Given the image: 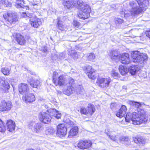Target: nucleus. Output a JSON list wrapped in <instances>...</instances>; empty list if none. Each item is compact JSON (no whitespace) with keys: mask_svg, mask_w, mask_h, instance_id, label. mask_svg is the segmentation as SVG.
Returning a JSON list of instances; mask_svg holds the SVG:
<instances>
[{"mask_svg":"<svg viewBox=\"0 0 150 150\" xmlns=\"http://www.w3.org/2000/svg\"><path fill=\"white\" fill-rule=\"evenodd\" d=\"M73 25L76 28H79L81 25L80 22L76 20H74L73 21Z\"/></svg>","mask_w":150,"mask_h":150,"instance_id":"4c0bfd02","label":"nucleus"},{"mask_svg":"<svg viewBox=\"0 0 150 150\" xmlns=\"http://www.w3.org/2000/svg\"><path fill=\"white\" fill-rule=\"evenodd\" d=\"M139 1H137L138 3L139 4V6H140V5H142L143 4V2H141V3H140Z\"/></svg>","mask_w":150,"mask_h":150,"instance_id":"c03bdc74","label":"nucleus"},{"mask_svg":"<svg viewBox=\"0 0 150 150\" xmlns=\"http://www.w3.org/2000/svg\"><path fill=\"white\" fill-rule=\"evenodd\" d=\"M22 99L26 103H31L35 101L36 98L33 93H27L23 96Z\"/></svg>","mask_w":150,"mask_h":150,"instance_id":"dca6fc26","label":"nucleus"},{"mask_svg":"<svg viewBox=\"0 0 150 150\" xmlns=\"http://www.w3.org/2000/svg\"><path fill=\"white\" fill-rule=\"evenodd\" d=\"M63 5L65 8L70 9L75 6V4L73 0H65L63 2Z\"/></svg>","mask_w":150,"mask_h":150,"instance_id":"aec40b11","label":"nucleus"},{"mask_svg":"<svg viewBox=\"0 0 150 150\" xmlns=\"http://www.w3.org/2000/svg\"><path fill=\"white\" fill-rule=\"evenodd\" d=\"M67 131L65 125L63 123H60L57 127L56 134L58 137L62 138L66 135Z\"/></svg>","mask_w":150,"mask_h":150,"instance_id":"ddd939ff","label":"nucleus"},{"mask_svg":"<svg viewBox=\"0 0 150 150\" xmlns=\"http://www.w3.org/2000/svg\"><path fill=\"white\" fill-rule=\"evenodd\" d=\"M74 87L72 86H70L68 87L67 88L65 92L66 95L69 96L72 93Z\"/></svg>","mask_w":150,"mask_h":150,"instance_id":"c9c22d12","label":"nucleus"},{"mask_svg":"<svg viewBox=\"0 0 150 150\" xmlns=\"http://www.w3.org/2000/svg\"><path fill=\"white\" fill-rule=\"evenodd\" d=\"M116 107V103H112L110 105V108L112 110H113Z\"/></svg>","mask_w":150,"mask_h":150,"instance_id":"79ce46f5","label":"nucleus"},{"mask_svg":"<svg viewBox=\"0 0 150 150\" xmlns=\"http://www.w3.org/2000/svg\"><path fill=\"white\" fill-rule=\"evenodd\" d=\"M127 111L126 106L124 105H121V107L116 113V115L121 118L125 116Z\"/></svg>","mask_w":150,"mask_h":150,"instance_id":"f3484780","label":"nucleus"},{"mask_svg":"<svg viewBox=\"0 0 150 150\" xmlns=\"http://www.w3.org/2000/svg\"><path fill=\"white\" fill-rule=\"evenodd\" d=\"M57 27L59 30L62 31L64 30V26L62 23V21L59 20H58L57 21Z\"/></svg>","mask_w":150,"mask_h":150,"instance_id":"7c9ffc66","label":"nucleus"},{"mask_svg":"<svg viewBox=\"0 0 150 150\" xmlns=\"http://www.w3.org/2000/svg\"><path fill=\"white\" fill-rule=\"evenodd\" d=\"M118 70L120 74L122 76L126 75L129 72V69L127 67L122 65L119 66Z\"/></svg>","mask_w":150,"mask_h":150,"instance_id":"5701e85b","label":"nucleus"},{"mask_svg":"<svg viewBox=\"0 0 150 150\" xmlns=\"http://www.w3.org/2000/svg\"><path fill=\"white\" fill-rule=\"evenodd\" d=\"M52 116L50 115V110L47 112H41L39 114V120L40 121L44 124H49L51 122Z\"/></svg>","mask_w":150,"mask_h":150,"instance_id":"4468645a","label":"nucleus"},{"mask_svg":"<svg viewBox=\"0 0 150 150\" xmlns=\"http://www.w3.org/2000/svg\"><path fill=\"white\" fill-rule=\"evenodd\" d=\"M3 17L6 22L11 25L14 24L18 21V17L14 12L9 11L4 13Z\"/></svg>","mask_w":150,"mask_h":150,"instance_id":"20e7f679","label":"nucleus"},{"mask_svg":"<svg viewBox=\"0 0 150 150\" xmlns=\"http://www.w3.org/2000/svg\"><path fill=\"white\" fill-rule=\"evenodd\" d=\"M68 83L70 86H72V85L75 83V81L74 79L70 78L69 79Z\"/></svg>","mask_w":150,"mask_h":150,"instance_id":"ea45409f","label":"nucleus"},{"mask_svg":"<svg viewBox=\"0 0 150 150\" xmlns=\"http://www.w3.org/2000/svg\"><path fill=\"white\" fill-rule=\"evenodd\" d=\"M50 110V115L52 117H55L57 119H59L61 118V114L59 111L56 110L55 109H52Z\"/></svg>","mask_w":150,"mask_h":150,"instance_id":"393cba45","label":"nucleus"},{"mask_svg":"<svg viewBox=\"0 0 150 150\" xmlns=\"http://www.w3.org/2000/svg\"><path fill=\"white\" fill-rule=\"evenodd\" d=\"M28 150H35L33 149L30 148V149H28Z\"/></svg>","mask_w":150,"mask_h":150,"instance_id":"49530a36","label":"nucleus"},{"mask_svg":"<svg viewBox=\"0 0 150 150\" xmlns=\"http://www.w3.org/2000/svg\"><path fill=\"white\" fill-rule=\"evenodd\" d=\"M109 137L112 140H116V136L115 135H112L111 134L108 135Z\"/></svg>","mask_w":150,"mask_h":150,"instance_id":"37998d69","label":"nucleus"},{"mask_svg":"<svg viewBox=\"0 0 150 150\" xmlns=\"http://www.w3.org/2000/svg\"><path fill=\"white\" fill-rule=\"evenodd\" d=\"M12 106V104L11 101L2 100L0 103V112L9 111L11 109Z\"/></svg>","mask_w":150,"mask_h":150,"instance_id":"2eb2a0df","label":"nucleus"},{"mask_svg":"<svg viewBox=\"0 0 150 150\" xmlns=\"http://www.w3.org/2000/svg\"><path fill=\"white\" fill-rule=\"evenodd\" d=\"M145 34L146 36L150 40V29L145 31Z\"/></svg>","mask_w":150,"mask_h":150,"instance_id":"a19ab883","label":"nucleus"},{"mask_svg":"<svg viewBox=\"0 0 150 150\" xmlns=\"http://www.w3.org/2000/svg\"><path fill=\"white\" fill-rule=\"evenodd\" d=\"M148 118L146 112L144 109L138 110V112H134L132 113H127L125 117L126 122H129L131 120L132 124L135 125L146 123Z\"/></svg>","mask_w":150,"mask_h":150,"instance_id":"f257e3e1","label":"nucleus"},{"mask_svg":"<svg viewBox=\"0 0 150 150\" xmlns=\"http://www.w3.org/2000/svg\"><path fill=\"white\" fill-rule=\"evenodd\" d=\"M131 57L133 62L139 64H144L148 59L147 54L141 53L138 51H132L131 53Z\"/></svg>","mask_w":150,"mask_h":150,"instance_id":"f03ea898","label":"nucleus"},{"mask_svg":"<svg viewBox=\"0 0 150 150\" xmlns=\"http://www.w3.org/2000/svg\"><path fill=\"white\" fill-rule=\"evenodd\" d=\"M79 132V128L77 126L73 127L68 132V137L72 138L76 135Z\"/></svg>","mask_w":150,"mask_h":150,"instance_id":"412c9836","label":"nucleus"},{"mask_svg":"<svg viewBox=\"0 0 150 150\" xmlns=\"http://www.w3.org/2000/svg\"><path fill=\"white\" fill-rule=\"evenodd\" d=\"M93 143L89 139L80 140L77 144V147L83 150H90L92 147Z\"/></svg>","mask_w":150,"mask_h":150,"instance_id":"0eeeda50","label":"nucleus"},{"mask_svg":"<svg viewBox=\"0 0 150 150\" xmlns=\"http://www.w3.org/2000/svg\"><path fill=\"white\" fill-rule=\"evenodd\" d=\"M0 4L1 6L4 5L5 7H7L11 5L8 0H0Z\"/></svg>","mask_w":150,"mask_h":150,"instance_id":"f704fd0d","label":"nucleus"},{"mask_svg":"<svg viewBox=\"0 0 150 150\" xmlns=\"http://www.w3.org/2000/svg\"><path fill=\"white\" fill-rule=\"evenodd\" d=\"M47 49H45L43 50V52H47Z\"/></svg>","mask_w":150,"mask_h":150,"instance_id":"a18cd8bd","label":"nucleus"},{"mask_svg":"<svg viewBox=\"0 0 150 150\" xmlns=\"http://www.w3.org/2000/svg\"><path fill=\"white\" fill-rule=\"evenodd\" d=\"M143 11L142 8L141 7L132 8V12L134 14H139Z\"/></svg>","mask_w":150,"mask_h":150,"instance_id":"2f4dec72","label":"nucleus"},{"mask_svg":"<svg viewBox=\"0 0 150 150\" xmlns=\"http://www.w3.org/2000/svg\"><path fill=\"white\" fill-rule=\"evenodd\" d=\"M23 13L24 15L25 16L26 15V13L25 12Z\"/></svg>","mask_w":150,"mask_h":150,"instance_id":"de8ad7c7","label":"nucleus"},{"mask_svg":"<svg viewBox=\"0 0 150 150\" xmlns=\"http://www.w3.org/2000/svg\"><path fill=\"white\" fill-rule=\"evenodd\" d=\"M58 72L54 71L53 72L52 76V81L56 86H62L66 83V80L63 75L59 76Z\"/></svg>","mask_w":150,"mask_h":150,"instance_id":"39448f33","label":"nucleus"},{"mask_svg":"<svg viewBox=\"0 0 150 150\" xmlns=\"http://www.w3.org/2000/svg\"><path fill=\"white\" fill-rule=\"evenodd\" d=\"M1 71L2 73L5 75L8 76L9 75L10 70L8 68H2L1 69Z\"/></svg>","mask_w":150,"mask_h":150,"instance_id":"72a5a7b5","label":"nucleus"},{"mask_svg":"<svg viewBox=\"0 0 150 150\" xmlns=\"http://www.w3.org/2000/svg\"><path fill=\"white\" fill-rule=\"evenodd\" d=\"M111 76L114 77H117L119 76L118 73L115 71V70H112L111 73Z\"/></svg>","mask_w":150,"mask_h":150,"instance_id":"58836bf2","label":"nucleus"},{"mask_svg":"<svg viewBox=\"0 0 150 150\" xmlns=\"http://www.w3.org/2000/svg\"><path fill=\"white\" fill-rule=\"evenodd\" d=\"M79 6V12L77 16L79 19L83 20L88 18L91 12V8L88 5L82 4Z\"/></svg>","mask_w":150,"mask_h":150,"instance_id":"7ed1b4c3","label":"nucleus"},{"mask_svg":"<svg viewBox=\"0 0 150 150\" xmlns=\"http://www.w3.org/2000/svg\"><path fill=\"white\" fill-rule=\"evenodd\" d=\"M10 86L9 84L7 82L4 81L2 84L0 88V90L2 91L4 93H8L9 91Z\"/></svg>","mask_w":150,"mask_h":150,"instance_id":"4be33fe9","label":"nucleus"},{"mask_svg":"<svg viewBox=\"0 0 150 150\" xmlns=\"http://www.w3.org/2000/svg\"><path fill=\"white\" fill-rule=\"evenodd\" d=\"M18 87L19 92L21 94H23L24 93L29 90L28 86L26 83H21L18 85Z\"/></svg>","mask_w":150,"mask_h":150,"instance_id":"6ab92c4d","label":"nucleus"},{"mask_svg":"<svg viewBox=\"0 0 150 150\" xmlns=\"http://www.w3.org/2000/svg\"><path fill=\"white\" fill-rule=\"evenodd\" d=\"M74 54H77V52H75L74 53Z\"/></svg>","mask_w":150,"mask_h":150,"instance_id":"09e8293b","label":"nucleus"},{"mask_svg":"<svg viewBox=\"0 0 150 150\" xmlns=\"http://www.w3.org/2000/svg\"><path fill=\"white\" fill-rule=\"evenodd\" d=\"M30 84L32 87L37 88L40 84V82L38 80H31L30 82Z\"/></svg>","mask_w":150,"mask_h":150,"instance_id":"cd10ccee","label":"nucleus"},{"mask_svg":"<svg viewBox=\"0 0 150 150\" xmlns=\"http://www.w3.org/2000/svg\"><path fill=\"white\" fill-rule=\"evenodd\" d=\"M134 142L137 144H144L145 142V139L140 136H137L133 137Z\"/></svg>","mask_w":150,"mask_h":150,"instance_id":"b1692460","label":"nucleus"},{"mask_svg":"<svg viewBox=\"0 0 150 150\" xmlns=\"http://www.w3.org/2000/svg\"><path fill=\"white\" fill-rule=\"evenodd\" d=\"M87 59L90 62H94L96 57L93 53H90L87 57Z\"/></svg>","mask_w":150,"mask_h":150,"instance_id":"473e14b6","label":"nucleus"},{"mask_svg":"<svg viewBox=\"0 0 150 150\" xmlns=\"http://www.w3.org/2000/svg\"><path fill=\"white\" fill-rule=\"evenodd\" d=\"M29 23L31 26L35 28H38L42 25L41 19L35 15H32L29 16Z\"/></svg>","mask_w":150,"mask_h":150,"instance_id":"f8f14e48","label":"nucleus"},{"mask_svg":"<svg viewBox=\"0 0 150 150\" xmlns=\"http://www.w3.org/2000/svg\"><path fill=\"white\" fill-rule=\"evenodd\" d=\"M118 58L120 62L123 64L127 65L131 62L129 55L128 53H124L118 55L112 56L111 57L112 59H116Z\"/></svg>","mask_w":150,"mask_h":150,"instance_id":"1a4fd4ad","label":"nucleus"},{"mask_svg":"<svg viewBox=\"0 0 150 150\" xmlns=\"http://www.w3.org/2000/svg\"><path fill=\"white\" fill-rule=\"evenodd\" d=\"M83 70L89 79L95 80L97 78V71L92 66L88 65L85 66L84 67Z\"/></svg>","mask_w":150,"mask_h":150,"instance_id":"423d86ee","label":"nucleus"},{"mask_svg":"<svg viewBox=\"0 0 150 150\" xmlns=\"http://www.w3.org/2000/svg\"><path fill=\"white\" fill-rule=\"evenodd\" d=\"M121 142L126 146H129L131 145V141L128 137H124L121 139Z\"/></svg>","mask_w":150,"mask_h":150,"instance_id":"bb28decb","label":"nucleus"},{"mask_svg":"<svg viewBox=\"0 0 150 150\" xmlns=\"http://www.w3.org/2000/svg\"><path fill=\"white\" fill-rule=\"evenodd\" d=\"M6 131V126L4 124V122L0 118V132L4 133Z\"/></svg>","mask_w":150,"mask_h":150,"instance_id":"c756f323","label":"nucleus"},{"mask_svg":"<svg viewBox=\"0 0 150 150\" xmlns=\"http://www.w3.org/2000/svg\"><path fill=\"white\" fill-rule=\"evenodd\" d=\"M130 104L132 105L135 108L137 109V112H138V110H141V109H139V107H141L142 104L139 102L135 101H134L130 100L129 101Z\"/></svg>","mask_w":150,"mask_h":150,"instance_id":"a878e982","label":"nucleus"},{"mask_svg":"<svg viewBox=\"0 0 150 150\" xmlns=\"http://www.w3.org/2000/svg\"><path fill=\"white\" fill-rule=\"evenodd\" d=\"M96 109L93 105L89 103L86 108L83 107L80 108L79 112L81 115H89L91 116L95 111Z\"/></svg>","mask_w":150,"mask_h":150,"instance_id":"9d476101","label":"nucleus"},{"mask_svg":"<svg viewBox=\"0 0 150 150\" xmlns=\"http://www.w3.org/2000/svg\"><path fill=\"white\" fill-rule=\"evenodd\" d=\"M112 80L110 77H98L96 82L97 85L102 88H106L109 87Z\"/></svg>","mask_w":150,"mask_h":150,"instance_id":"6e6552de","label":"nucleus"},{"mask_svg":"<svg viewBox=\"0 0 150 150\" xmlns=\"http://www.w3.org/2000/svg\"><path fill=\"white\" fill-rule=\"evenodd\" d=\"M6 125L7 129L9 132H12L15 130L16 124L12 120L10 119L7 120Z\"/></svg>","mask_w":150,"mask_h":150,"instance_id":"a211bd4d","label":"nucleus"},{"mask_svg":"<svg viewBox=\"0 0 150 150\" xmlns=\"http://www.w3.org/2000/svg\"><path fill=\"white\" fill-rule=\"evenodd\" d=\"M11 38L20 45H25L26 44V41L25 36L20 33H15L12 34Z\"/></svg>","mask_w":150,"mask_h":150,"instance_id":"9b49d317","label":"nucleus"},{"mask_svg":"<svg viewBox=\"0 0 150 150\" xmlns=\"http://www.w3.org/2000/svg\"><path fill=\"white\" fill-rule=\"evenodd\" d=\"M41 127V124L40 123H36L35 126L34 127V130L36 132H38L40 130Z\"/></svg>","mask_w":150,"mask_h":150,"instance_id":"e433bc0d","label":"nucleus"},{"mask_svg":"<svg viewBox=\"0 0 150 150\" xmlns=\"http://www.w3.org/2000/svg\"><path fill=\"white\" fill-rule=\"evenodd\" d=\"M137 66L135 65H132L130 66L129 69V71L130 73L132 75H134L137 70Z\"/></svg>","mask_w":150,"mask_h":150,"instance_id":"c85d7f7f","label":"nucleus"}]
</instances>
